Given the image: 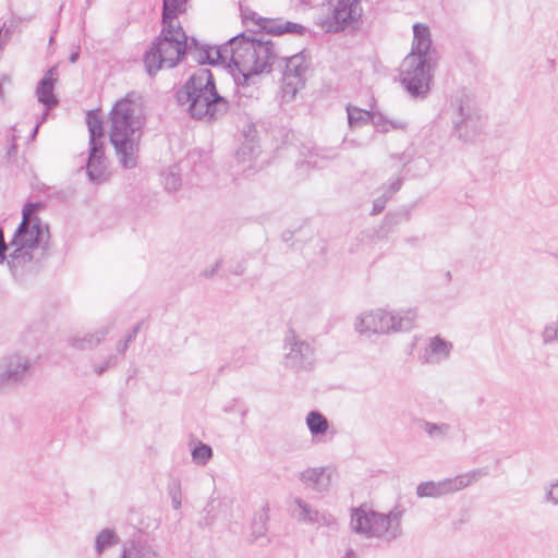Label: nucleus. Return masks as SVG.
I'll list each match as a JSON object with an SVG mask.
<instances>
[{"mask_svg":"<svg viewBox=\"0 0 558 558\" xmlns=\"http://www.w3.org/2000/svg\"><path fill=\"white\" fill-rule=\"evenodd\" d=\"M3 82H10V78L7 77V76H3L2 78H0V97L3 96Z\"/></svg>","mask_w":558,"mask_h":558,"instance_id":"obj_54","label":"nucleus"},{"mask_svg":"<svg viewBox=\"0 0 558 558\" xmlns=\"http://www.w3.org/2000/svg\"><path fill=\"white\" fill-rule=\"evenodd\" d=\"M388 128L389 130H405L407 123L400 120L388 119Z\"/></svg>","mask_w":558,"mask_h":558,"instance_id":"obj_49","label":"nucleus"},{"mask_svg":"<svg viewBox=\"0 0 558 558\" xmlns=\"http://www.w3.org/2000/svg\"><path fill=\"white\" fill-rule=\"evenodd\" d=\"M108 333L107 328L96 330L95 332L76 335L70 338L69 342L71 347L77 350H92L96 348L106 338Z\"/></svg>","mask_w":558,"mask_h":558,"instance_id":"obj_21","label":"nucleus"},{"mask_svg":"<svg viewBox=\"0 0 558 558\" xmlns=\"http://www.w3.org/2000/svg\"><path fill=\"white\" fill-rule=\"evenodd\" d=\"M219 267H220V260H218V262L215 264V266H214V267H211L210 269H205V270L203 271V276H204V277H207V278L213 277V276L218 271Z\"/></svg>","mask_w":558,"mask_h":558,"instance_id":"obj_50","label":"nucleus"},{"mask_svg":"<svg viewBox=\"0 0 558 558\" xmlns=\"http://www.w3.org/2000/svg\"><path fill=\"white\" fill-rule=\"evenodd\" d=\"M187 1L189 0H162L161 23H178L175 21L178 15L187 10Z\"/></svg>","mask_w":558,"mask_h":558,"instance_id":"obj_23","label":"nucleus"},{"mask_svg":"<svg viewBox=\"0 0 558 558\" xmlns=\"http://www.w3.org/2000/svg\"><path fill=\"white\" fill-rule=\"evenodd\" d=\"M300 480L315 492L323 493L329 487V477L325 478L324 468H308L300 474Z\"/></svg>","mask_w":558,"mask_h":558,"instance_id":"obj_18","label":"nucleus"},{"mask_svg":"<svg viewBox=\"0 0 558 558\" xmlns=\"http://www.w3.org/2000/svg\"><path fill=\"white\" fill-rule=\"evenodd\" d=\"M486 475L487 471L485 469H475L465 474L437 482H422L416 486V495L420 498H440L442 496L459 492Z\"/></svg>","mask_w":558,"mask_h":558,"instance_id":"obj_9","label":"nucleus"},{"mask_svg":"<svg viewBox=\"0 0 558 558\" xmlns=\"http://www.w3.org/2000/svg\"><path fill=\"white\" fill-rule=\"evenodd\" d=\"M40 208L39 203H27L23 208V218L21 222L32 223L36 219H39L36 216L37 210Z\"/></svg>","mask_w":558,"mask_h":558,"instance_id":"obj_36","label":"nucleus"},{"mask_svg":"<svg viewBox=\"0 0 558 558\" xmlns=\"http://www.w3.org/2000/svg\"><path fill=\"white\" fill-rule=\"evenodd\" d=\"M422 428L432 439H444L448 436L451 426L447 423L423 421Z\"/></svg>","mask_w":558,"mask_h":558,"instance_id":"obj_30","label":"nucleus"},{"mask_svg":"<svg viewBox=\"0 0 558 558\" xmlns=\"http://www.w3.org/2000/svg\"><path fill=\"white\" fill-rule=\"evenodd\" d=\"M14 250L8 255L7 264L13 276H16L20 269H23L27 264L32 263L33 254L32 248L23 247L20 245H11Z\"/></svg>","mask_w":558,"mask_h":558,"instance_id":"obj_22","label":"nucleus"},{"mask_svg":"<svg viewBox=\"0 0 558 558\" xmlns=\"http://www.w3.org/2000/svg\"><path fill=\"white\" fill-rule=\"evenodd\" d=\"M86 173L94 184H101L109 179L108 160L105 156L104 143L89 144Z\"/></svg>","mask_w":558,"mask_h":558,"instance_id":"obj_14","label":"nucleus"},{"mask_svg":"<svg viewBox=\"0 0 558 558\" xmlns=\"http://www.w3.org/2000/svg\"><path fill=\"white\" fill-rule=\"evenodd\" d=\"M277 34H298V35H304L307 32V28L301 24L294 23V22H283L281 29L276 31Z\"/></svg>","mask_w":558,"mask_h":558,"instance_id":"obj_35","label":"nucleus"},{"mask_svg":"<svg viewBox=\"0 0 558 558\" xmlns=\"http://www.w3.org/2000/svg\"><path fill=\"white\" fill-rule=\"evenodd\" d=\"M408 214L407 213H400V214H388L386 215V217L384 218V221H383V228H387L388 230H390L392 227L397 226L399 222H401L402 219H407L408 218Z\"/></svg>","mask_w":558,"mask_h":558,"instance_id":"obj_40","label":"nucleus"},{"mask_svg":"<svg viewBox=\"0 0 558 558\" xmlns=\"http://www.w3.org/2000/svg\"><path fill=\"white\" fill-rule=\"evenodd\" d=\"M191 158H187L184 162H181L180 165H175L170 167L166 172L162 173V182L165 185V189L168 192H175L181 186V177H180V170L181 165L185 163L189 165L191 161Z\"/></svg>","mask_w":558,"mask_h":558,"instance_id":"obj_26","label":"nucleus"},{"mask_svg":"<svg viewBox=\"0 0 558 558\" xmlns=\"http://www.w3.org/2000/svg\"><path fill=\"white\" fill-rule=\"evenodd\" d=\"M389 198H390V195H387V194H383L381 196L375 198L373 202V208H372L371 214L372 215L380 214L385 209L386 204Z\"/></svg>","mask_w":558,"mask_h":558,"instance_id":"obj_42","label":"nucleus"},{"mask_svg":"<svg viewBox=\"0 0 558 558\" xmlns=\"http://www.w3.org/2000/svg\"><path fill=\"white\" fill-rule=\"evenodd\" d=\"M284 70L282 72L283 97L293 99L298 90L304 85V75L307 71V63L303 52L291 57H282Z\"/></svg>","mask_w":558,"mask_h":558,"instance_id":"obj_11","label":"nucleus"},{"mask_svg":"<svg viewBox=\"0 0 558 558\" xmlns=\"http://www.w3.org/2000/svg\"><path fill=\"white\" fill-rule=\"evenodd\" d=\"M371 123L379 132H388V118L380 112H372Z\"/></svg>","mask_w":558,"mask_h":558,"instance_id":"obj_39","label":"nucleus"},{"mask_svg":"<svg viewBox=\"0 0 558 558\" xmlns=\"http://www.w3.org/2000/svg\"><path fill=\"white\" fill-rule=\"evenodd\" d=\"M175 98L179 105L187 106L192 118L214 121L229 110V101L219 95L210 70L197 69L178 89Z\"/></svg>","mask_w":558,"mask_h":558,"instance_id":"obj_4","label":"nucleus"},{"mask_svg":"<svg viewBox=\"0 0 558 558\" xmlns=\"http://www.w3.org/2000/svg\"><path fill=\"white\" fill-rule=\"evenodd\" d=\"M293 504L296 507V509L293 510V514L299 521L313 524H322L328 522L325 513H320L317 509L311 507V505H308L302 498L295 497L293 499Z\"/></svg>","mask_w":558,"mask_h":558,"instance_id":"obj_17","label":"nucleus"},{"mask_svg":"<svg viewBox=\"0 0 558 558\" xmlns=\"http://www.w3.org/2000/svg\"><path fill=\"white\" fill-rule=\"evenodd\" d=\"M361 16L359 0H336L327 31L338 33L343 31Z\"/></svg>","mask_w":558,"mask_h":558,"instance_id":"obj_12","label":"nucleus"},{"mask_svg":"<svg viewBox=\"0 0 558 558\" xmlns=\"http://www.w3.org/2000/svg\"><path fill=\"white\" fill-rule=\"evenodd\" d=\"M16 384L17 383H14V376L12 377V374L8 373V371L0 365V390Z\"/></svg>","mask_w":558,"mask_h":558,"instance_id":"obj_41","label":"nucleus"},{"mask_svg":"<svg viewBox=\"0 0 558 558\" xmlns=\"http://www.w3.org/2000/svg\"><path fill=\"white\" fill-rule=\"evenodd\" d=\"M452 350V343L439 336L432 337L422 357L425 364H436L447 360Z\"/></svg>","mask_w":558,"mask_h":558,"instance_id":"obj_16","label":"nucleus"},{"mask_svg":"<svg viewBox=\"0 0 558 558\" xmlns=\"http://www.w3.org/2000/svg\"><path fill=\"white\" fill-rule=\"evenodd\" d=\"M186 51L190 52V44L180 23H162L160 35L144 54L147 73L153 76L162 66L174 68Z\"/></svg>","mask_w":558,"mask_h":558,"instance_id":"obj_6","label":"nucleus"},{"mask_svg":"<svg viewBox=\"0 0 558 558\" xmlns=\"http://www.w3.org/2000/svg\"><path fill=\"white\" fill-rule=\"evenodd\" d=\"M9 245L10 243L7 244L4 241V232L0 227V264H2L7 259L5 253L8 251Z\"/></svg>","mask_w":558,"mask_h":558,"instance_id":"obj_46","label":"nucleus"},{"mask_svg":"<svg viewBox=\"0 0 558 558\" xmlns=\"http://www.w3.org/2000/svg\"><path fill=\"white\" fill-rule=\"evenodd\" d=\"M446 278H447L448 280H450V279H451V272H450V271H447V272H446Z\"/></svg>","mask_w":558,"mask_h":558,"instance_id":"obj_57","label":"nucleus"},{"mask_svg":"<svg viewBox=\"0 0 558 558\" xmlns=\"http://www.w3.org/2000/svg\"><path fill=\"white\" fill-rule=\"evenodd\" d=\"M45 233H48V227L40 219L32 221V223L21 222L10 241V245L35 250L43 242Z\"/></svg>","mask_w":558,"mask_h":558,"instance_id":"obj_13","label":"nucleus"},{"mask_svg":"<svg viewBox=\"0 0 558 558\" xmlns=\"http://www.w3.org/2000/svg\"><path fill=\"white\" fill-rule=\"evenodd\" d=\"M401 185L402 178H398L390 184L389 189L384 194L390 195L391 197L392 194L397 193L401 189Z\"/></svg>","mask_w":558,"mask_h":558,"instance_id":"obj_47","label":"nucleus"},{"mask_svg":"<svg viewBox=\"0 0 558 558\" xmlns=\"http://www.w3.org/2000/svg\"><path fill=\"white\" fill-rule=\"evenodd\" d=\"M110 142L119 163L125 169L137 166L144 120L141 105L131 96L118 100L110 111Z\"/></svg>","mask_w":558,"mask_h":558,"instance_id":"obj_2","label":"nucleus"},{"mask_svg":"<svg viewBox=\"0 0 558 558\" xmlns=\"http://www.w3.org/2000/svg\"><path fill=\"white\" fill-rule=\"evenodd\" d=\"M243 270L242 269H235L234 274L235 275H242Z\"/></svg>","mask_w":558,"mask_h":558,"instance_id":"obj_56","label":"nucleus"},{"mask_svg":"<svg viewBox=\"0 0 558 558\" xmlns=\"http://www.w3.org/2000/svg\"><path fill=\"white\" fill-rule=\"evenodd\" d=\"M46 117H47V112L43 114V118L40 120L39 123H37V125L34 128L33 132H32V137H35L37 132H38V129H39V125L46 120Z\"/></svg>","mask_w":558,"mask_h":558,"instance_id":"obj_52","label":"nucleus"},{"mask_svg":"<svg viewBox=\"0 0 558 558\" xmlns=\"http://www.w3.org/2000/svg\"><path fill=\"white\" fill-rule=\"evenodd\" d=\"M416 311L392 313L381 308L361 314L355 322L359 333H390L408 331L413 328L416 319Z\"/></svg>","mask_w":558,"mask_h":558,"instance_id":"obj_7","label":"nucleus"},{"mask_svg":"<svg viewBox=\"0 0 558 558\" xmlns=\"http://www.w3.org/2000/svg\"><path fill=\"white\" fill-rule=\"evenodd\" d=\"M258 17L259 16H257L255 12L242 10V19L244 23H247V21H252L254 22L255 25H257Z\"/></svg>","mask_w":558,"mask_h":558,"instance_id":"obj_48","label":"nucleus"},{"mask_svg":"<svg viewBox=\"0 0 558 558\" xmlns=\"http://www.w3.org/2000/svg\"><path fill=\"white\" fill-rule=\"evenodd\" d=\"M413 43L411 52L400 65V82L413 98H425L430 89L433 70L437 64V52L432 47L428 26L413 25Z\"/></svg>","mask_w":558,"mask_h":558,"instance_id":"obj_3","label":"nucleus"},{"mask_svg":"<svg viewBox=\"0 0 558 558\" xmlns=\"http://www.w3.org/2000/svg\"><path fill=\"white\" fill-rule=\"evenodd\" d=\"M169 495L171 497L172 507L175 510L180 509L181 505H182V495H181V486H180V483L178 481H174L169 486Z\"/></svg>","mask_w":558,"mask_h":558,"instance_id":"obj_37","label":"nucleus"},{"mask_svg":"<svg viewBox=\"0 0 558 558\" xmlns=\"http://www.w3.org/2000/svg\"><path fill=\"white\" fill-rule=\"evenodd\" d=\"M283 22L278 20H270L265 17H258L257 26L260 31H264L268 35H278L277 29H281Z\"/></svg>","mask_w":558,"mask_h":558,"instance_id":"obj_32","label":"nucleus"},{"mask_svg":"<svg viewBox=\"0 0 558 558\" xmlns=\"http://www.w3.org/2000/svg\"><path fill=\"white\" fill-rule=\"evenodd\" d=\"M215 499H210L206 507L204 508V512H206V515L199 521V525L201 526H210L213 525V523L215 522L216 520V514H215Z\"/></svg>","mask_w":558,"mask_h":558,"instance_id":"obj_38","label":"nucleus"},{"mask_svg":"<svg viewBox=\"0 0 558 558\" xmlns=\"http://www.w3.org/2000/svg\"><path fill=\"white\" fill-rule=\"evenodd\" d=\"M142 322L141 323H137L133 328L132 330L130 331V333L126 336V338L123 340V341H119L118 344H117V351L121 354H123L131 342H133L135 340V338L137 337V333L141 329V326H142Z\"/></svg>","mask_w":558,"mask_h":558,"instance_id":"obj_34","label":"nucleus"},{"mask_svg":"<svg viewBox=\"0 0 558 558\" xmlns=\"http://www.w3.org/2000/svg\"><path fill=\"white\" fill-rule=\"evenodd\" d=\"M1 365L14 376V383L19 384L26 377L31 362L28 357L16 354L4 359Z\"/></svg>","mask_w":558,"mask_h":558,"instance_id":"obj_20","label":"nucleus"},{"mask_svg":"<svg viewBox=\"0 0 558 558\" xmlns=\"http://www.w3.org/2000/svg\"><path fill=\"white\" fill-rule=\"evenodd\" d=\"M269 520V505L265 504L262 509L255 513L252 522V535L254 539L265 536L267 533V522Z\"/></svg>","mask_w":558,"mask_h":558,"instance_id":"obj_25","label":"nucleus"},{"mask_svg":"<svg viewBox=\"0 0 558 558\" xmlns=\"http://www.w3.org/2000/svg\"><path fill=\"white\" fill-rule=\"evenodd\" d=\"M286 365L294 369H311L315 363L314 348L303 340L293 329L284 336Z\"/></svg>","mask_w":558,"mask_h":558,"instance_id":"obj_10","label":"nucleus"},{"mask_svg":"<svg viewBox=\"0 0 558 558\" xmlns=\"http://www.w3.org/2000/svg\"><path fill=\"white\" fill-rule=\"evenodd\" d=\"M405 508L397 502L387 513L378 512L366 504L351 509L350 529L366 538L391 543L403 534L401 520Z\"/></svg>","mask_w":558,"mask_h":558,"instance_id":"obj_5","label":"nucleus"},{"mask_svg":"<svg viewBox=\"0 0 558 558\" xmlns=\"http://www.w3.org/2000/svg\"><path fill=\"white\" fill-rule=\"evenodd\" d=\"M78 57H80V48L76 47L73 51H71V53L69 56V61L71 63H75L78 60Z\"/></svg>","mask_w":558,"mask_h":558,"instance_id":"obj_51","label":"nucleus"},{"mask_svg":"<svg viewBox=\"0 0 558 558\" xmlns=\"http://www.w3.org/2000/svg\"><path fill=\"white\" fill-rule=\"evenodd\" d=\"M542 341L544 344L558 341V319L547 324L542 331Z\"/></svg>","mask_w":558,"mask_h":558,"instance_id":"obj_33","label":"nucleus"},{"mask_svg":"<svg viewBox=\"0 0 558 558\" xmlns=\"http://www.w3.org/2000/svg\"><path fill=\"white\" fill-rule=\"evenodd\" d=\"M348 122L351 129L360 128L371 122L372 112L349 105L347 107Z\"/></svg>","mask_w":558,"mask_h":558,"instance_id":"obj_29","label":"nucleus"},{"mask_svg":"<svg viewBox=\"0 0 558 558\" xmlns=\"http://www.w3.org/2000/svg\"><path fill=\"white\" fill-rule=\"evenodd\" d=\"M452 124L457 136L465 142H474L484 131L486 119L472 96L461 93L453 102Z\"/></svg>","mask_w":558,"mask_h":558,"instance_id":"obj_8","label":"nucleus"},{"mask_svg":"<svg viewBox=\"0 0 558 558\" xmlns=\"http://www.w3.org/2000/svg\"><path fill=\"white\" fill-rule=\"evenodd\" d=\"M316 156H320L322 158H325V159H331L333 157H336V154H322V153H315Z\"/></svg>","mask_w":558,"mask_h":558,"instance_id":"obj_55","label":"nucleus"},{"mask_svg":"<svg viewBox=\"0 0 558 558\" xmlns=\"http://www.w3.org/2000/svg\"><path fill=\"white\" fill-rule=\"evenodd\" d=\"M120 538L113 529L101 530L95 538V550L97 554L104 553L107 548L119 544Z\"/></svg>","mask_w":558,"mask_h":558,"instance_id":"obj_28","label":"nucleus"},{"mask_svg":"<svg viewBox=\"0 0 558 558\" xmlns=\"http://www.w3.org/2000/svg\"><path fill=\"white\" fill-rule=\"evenodd\" d=\"M13 28L14 25L7 26V24L0 28V51L9 43Z\"/></svg>","mask_w":558,"mask_h":558,"instance_id":"obj_43","label":"nucleus"},{"mask_svg":"<svg viewBox=\"0 0 558 558\" xmlns=\"http://www.w3.org/2000/svg\"><path fill=\"white\" fill-rule=\"evenodd\" d=\"M546 500L554 505H558V483L551 484L546 494Z\"/></svg>","mask_w":558,"mask_h":558,"instance_id":"obj_45","label":"nucleus"},{"mask_svg":"<svg viewBox=\"0 0 558 558\" xmlns=\"http://www.w3.org/2000/svg\"><path fill=\"white\" fill-rule=\"evenodd\" d=\"M117 364V356L110 355L101 365H96L94 371L97 375L104 374L108 368L113 367Z\"/></svg>","mask_w":558,"mask_h":558,"instance_id":"obj_44","label":"nucleus"},{"mask_svg":"<svg viewBox=\"0 0 558 558\" xmlns=\"http://www.w3.org/2000/svg\"><path fill=\"white\" fill-rule=\"evenodd\" d=\"M306 425L313 437L324 435L329 427L328 420L318 411H311L306 416Z\"/></svg>","mask_w":558,"mask_h":558,"instance_id":"obj_24","label":"nucleus"},{"mask_svg":"<svg viewBox=\"0 0 558 558\" xmlns=\"http://www.w3.org/2000/svg\"><path fill=\"white\" fill-rule=\"evenodd\" d=\"M343 558H357V555L352 548H348L344 553Z\"/></svg>","mask_w":558,"mask_h":558,"instance_id":"obj_53","label":"nucleus"},{"mask_svg":"<svg viewBox=\"0 0 558 558\" xmlns=\"http://www.w3.org/2000/svg\"><path fill=\"white\" fill-rule=\"evenodd\" d=\"M253 33L254 36L241 33L226 44L214 47L191 38L190 53L199 64H225L229 60L236 86H250L256 83L259 74L270 72L278 58L275 43L266 39L264 35L257 36Z\"/></svg>","mask_w":558,"mask_h":558,"instance_id":"obj_1","label":"nucleus"},{"mask_svg":"<svg viewBox=\"0 0 558 558\" xmlns=\"http://www.w3.org/2000/svg\"><path fill=\"white\" fill-rule=\"evenodd\" d=\"M57 74V66H51L39 81L36 88L38 101L47 109H51L58 104V98L53 94Z\"/></svg>","mask_w":558,"mask_h":558,"instance_id":"obj_15","label":"nucleus"},{"mask_svg":"<svg viewBox=\"0 0 558 558\" xmlns=\"http://www.w3.org/2000/svg\"><path fill=\"white\" fill-rule=\"evenodd\" d=\"M120 558H159V555L148 543L133 539L124 544Z\"/></svg>","mask_w":558,"mask_h":558,"instance_id":"obj_19","label":"nucleus"},{"mask_svg":"<svg viewBox=\"0 0 558 558\" xmlns=\"http://www.w3.org/2000/svg\"><path fill=\"white\" fill-rule=\"evenodd\" d=\"M193 461L198 465H206L213 458V449L210 446L198 442L191 452Z\"/></svg>","mask_w":558,"mask_h":558,"instance_id":"obj_31","label":"nucleus"},{"mask_svg":"<svg viewBox=\"0 0 558 558\" xmlns=\"http://www.w3.org/2000/svg\"><path fill=\"white\" fill-rule=\"evenodd\" d=\"M87 126L89 132V144H102L104 126L102 120L94 112L87 113Z\"/></svg>","mask_w":558,"mask_h":558,"instance_id":"obj_27","label":"nucleus"}]
</instances>
